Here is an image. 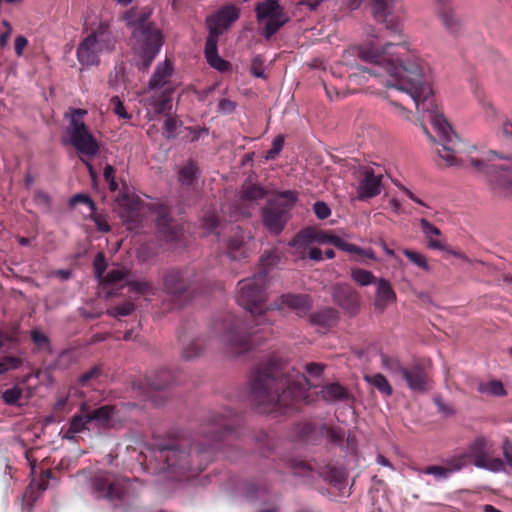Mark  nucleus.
I'll return each mask as SVG.
<instances>
[{
	"label": "nucleus",
	"mask_w": 512,
	"mask_h": 512,
	"mask_svg": "<svg viewBox=\"0 0 512 512\" xmlns=\"http://www.w3.org/2000/svg\"><path fill=\"white\" fill-rule=\"evenodd\" d=\"M355 54L363 64L350 66L348 82L350 85L363 86L369 78L379 80L386 88L395 89L410 96L416 110L427 114L435 137L425 124L423 132L441 146L439 156L448 166L459 164V139L452 127L437 110L432 89L433 72L430 65L411 48L407 40L387 41L383 44L369 39L354 48Z\"/></svg>",
	"instance_id": "obj_1"
},
{
	"label": "nucleus",
	"mask_w": 512,
	"mask_h": 512,
	"mask_svg": "<svg viewBox=\"0 0 512 512\" xmlns=\"http://www.w3.org/2000/svg\"><path fill=\"white\" fill-rule=\"evenodd\" d=\"M267 273L261 271L250 278L238 282L237 303L253 316V325L240 319H233L224 324V331L219 342L232 354L243 355L258 345L257 334L271 330V323L263 314L265 302Z\"/></svg>",
	"instance_id": "obj_2"
},
{
	"label": "nucleus",
	"mask_w": 512,
	"mask_h": 512,
	"mask_svg": "<svg viewBox=\"0 0 512 512\" xmlns=\"http://www.w3.org/2000/svg\"><path fill=\"white\" fill-rule=\"evenodd\" d=\"M301 381H292L285 375L284 368L278 359L261 364L250 376L249 395L260 413H286L290 405L306 399V388L302 384L308 381L304 375Z\"/></svg>",
	"instance_id": "obj_3"
},
{
	"label": "nucleus",
	"mask_w": 512,
	"mask_h": 512,
	"mask_svg": "<svg viewBox=\"0 0 512 512\" xmlns=\"http://www.w3.org/2000/svg\"><path fill=\"white\" fill-rule=\"evenodd\" d=\"M87 35L76 49V58L84 68L98 66L101 56L115 51L117 39L109 21L99 19L86 27Z\"/></svg>",
	"instance_id": "obj_4"
},
{
	"label": "nucleus",
	"mask_w": 512,
	"mask_h": 512,
	"mask_svg": "<svg viewBox=\"0 0 512 512\" xmlns=\"http://www.w3.org/2000/svg\"><path fill=\"white\" fill-rule=\"evenodd\" d=\"M153 456L156 461H160L157 466L159 472H170L175 475L184 476L188 472L199 473L205 469L201 465L197 468L192 466L196 460H209L211 456V447L191 448L189 452L180 450L175 444H157L153 449Z\"/></svg>",
	"instance_id": "obj_5"
},
{
	"label": "nucleus",
	"mask_w": 512,
	"mask_h": 512,
	"mask_svg": "<svg viewBox=\"0 0 512 512\" xmlns=\"http://www.w3.org/2000/svg\"><path fill=\"white\" fill-rule=\"evenodd\" d=\"M239 16L240 10L235 5L229 4L206 19L209 34L204 49L205 57L208 64L220 72L226 71L229 67V63L218 54L217 43L219 36L223 34L233 22L238 20Z\"/></svg>",
	"instance_id": "obj_6"
},
{
	"label": "nucleus",
	"mask_w": 512,
	"mask_h": 512,
	"mask_svg": "<svg viewBox=\"0 0 512 512\" xmlns=\"http://www.w3.org/2000/svg\"><path fill=\"white\" fill-rule=\"evenodd\" d=\"M510 157L489 151L481 160L471 159V166L482 175L490 188L502 196L512 195V165L500 163L501 160H509Z\"/></svg>",
	"instance_id": "obj_7"
},
{
	"label": "nucleus",
	"mask_w": 512,
	"mask_h": 512,
	"mask_svg": "<svg viewBox=\"0 0 512 512\" xmlns=\"http://www.w3.org/2000/svg\"><path fill=\"white\" fill-rule=\"evenodd\" d=\"M86 114L85 109H72L69 114H66V118H69V125L65 130V142L80 154L94 157L99 153V144L83 121Z\"/></svg>",
	"instance_id": "obj_8"
},
{
	"label": "nucleus",
	"mask_w": 512,
	"mask_h": 512,
	"mask_svg": "<svg viewBox=\"0 0 512 512\" xmlns=\"http://www.w3.org/2000/svg\"><path fill=\"white\" fill-rule=\"evenodd\" d=\"M87 486L95 499L121 500L128 491L129 479L110 471H99L88 479Z\"/></svg>",
	"instance_id": "obj_9"
},
{
	"label": "nucleus",
	"mask_w": 512,
	"mask_h": 512,
	"mask_svg": "<svg viewBox=\"0 0 512 512\" xmlns=\"http://www.w3.org/2000/svg\"><path fill=\"white\" fill-rule=\"evenodd\" d=\"M495 452L493 442L485 436L476 437L463 451L467 461L472 460L476 468L484 469L493 473L504 471V462L493 457Z\"/></svg>",
	"instance_id": "obj_10"
},
{
	"label": "nucleus",
	"mask_w": 512,
	"mask_h": 512,
	"mask_svg": "<svg viewBox=\"0 0 512 512\" xmlns=\"http://www.w3.org/2000/svg\"><path fill=\"white\" fill-rule=\"evenodd\" d=\"M133 36L138 42L136 53L141 60L138 65L141 69H147L163 46V34L158 28L148 24L135 29Z\"/></svg>",
	"instance_id": "obj_11"
},
{
	"label": "nucleus",
	"mask_w": 512,
	"mask_h": 512,
	"mask_svg": "<svg viewBox=\"0 0 512 512\" xmlns=\"http://www.w3.org/2000/svg\"><path fill=\"white\" fill-rule=\"evenodd\" d=\"M256 20L263 26L262 34L269 40L288 21L289 17L278 0H265L255 6Z\"/></svg>",
	"instance_id": "obj_12"
},
{
	"label": "nucleus",
	"mask_w": 512,
	"mask_h": 512,
	"mask_svg": "<svg viewBox=\"0 0 512 512\" xmlns=\"http://www.w3.org/2000/svg\"><path fill=\"white\" fill-rule=\"evenodd\" d=\"M221 229L225 236L219 243L223 244L225 255L233 261L247 258L252 251L253 235L239 226H225Z\"/></svg>",
	"instance_id": "obj_13"
},
{
	"label": "nucleus",
	"mask_w": 512,
	"mask_h": 512,
	"mask_svg": "<svg viewBox=\"0 0 512 512\" xmlns=\"http://www.w3.org/2000/svg\"><path fill=\"white\" fill-rule=\"evenodd\" d=\"M266 195L267 191L262 186L251 181H245L241 188L239 203L230 210L231 217L238 219L239 217L250 216V208L253 204L263 199Z\"/></svg>",
	"instance_id": "obj_14"
},
{
	"label": "nucleus",
	"mask_w": 512,
	"mask_h": 512,
	"mask_svg": "<svg viewBox=\"0 0 512 512\" xmlns=\"http://www.w3.org/2000/svg\"><path fill=\"white\" fill-rule=\"evenodd\" d=\"M141 200L128 191H123L115 200L114 209L124 223L135 224L143 210Z\"/></svg>",
	"instance_id": "obj_15"
},
{
	"label": "nucleus",
	"mask_w": 512,
	"mask_h": 512,
	"mask_svg": "<svg viewBox=\"0 0 512 512\" xmlns=\"http://www.w3.org/2000/svg\"><path fill=\"white\" fill-rule=\"evenodd\" d=\"M290 207L280 199L268 202L263 214V223L271 233L277 235L283 230Z\"/></svg>",
	"instance_id": "obj_16"
},
{
	"label": "nucleus",
	"mask_w": 512,
	"mask_h": 512,
	"mask_svg": "<svg viewBox=\"0 0 512 512\" xmlns=\"http://www.w3.org/2000/svg\"><path fill=\"white\" fill-rule=\"evenodd\" d=\"M333 301L346 312L354 315L360 307V296L358 292L346 283H337L331 287Z\"/></svg>",
	"instance_id": "obj_17"
},
{
	"label": "nucleus",
	"mask_w": 512,
	"mask_h": 512,
	"mask_svg": "<svg viewBox=\"0 0 512 512\" xmlns=\"http://www.w3.org/2000/svg\"><path fill=\"white\" fill-rule=\"evenodd\" d=\"M343 241L344 240L341 237L325 231L305 229L297 237L290 241L289 245L294 248H300L315 242L322 245L332 244L341 250Z\"/></svg>",
	"instance_id": "obj_18"
},
{
	"label": "nucleus",
	"mask_w": 512,
	"mask_h": 512,
	"mask_svg": "<svg viewBox=\"0 0 512 512\" xmlns=\"http://www.w3.org/2000/svg\"><path fill=\"white\" fill-rule=\"evenodd\" d=\"M393 0H372V10L376 20L384 22L387 30L401 33V20L391 12Z\"/></svg>",
	"instance_id": "obj_19"
},
{
	"label": "nucleus",
	"mask_w": 512,
	"mask_h": 512,
	"mask_svg": "<svg viewBox=\"0 0 512 512\" xmlns=\"http://www.w3.org/2000/svg\"><path fill=\"white\" fill-rule=\"evenodd\" d=\"M382 191V176L376 175L372 169H366L357 185V199L367 200L379 195Z\"/></svg>",
	"instance_id": "obj_20"
},
{
	"label": "nucleus",
	"mask_w": 512,
	"mask_h": 512,
	"mask_svg": "<svg viewBox=\"0 0 512 512\" xmlns=\"http://www.w3.org/2000/svg\"><path fill=\"white\" fill-rule=\"evenodd\" d=\"M156 213V226L161 237L167 243L178 242L183 236V229L171 223L165 207L160 206Z\"/></svg>",
	"instance_id": "obj_21"
},
{
	"label": "nucleus",
	"mask_w": 512,
	"mask_h": 512,
	"mask_svg": "<svg viewBox=\"0 0 512 512\" xmlns=\"http://www.w3.org/2000/svg\"><path fill=\"white\" fill-rule=\"evenodd\" d=\"M374 307L384 311L389 305L396 302L397 296L391 283L385 278H379L375 282Z\"/></svg>",
	"instance_id": "obj_22"
},
{
	"label": "nucleus",
	"mask_w": 512,
	"mask_h": 512,
	"mask_svg": "<svg viewBox=\"0 0 512 512\" xmlns=\"http://www.w3.org/2000/svg\"><path fill=\"white\" fill-rule=\"evenodd\" d=\"M91 418L88 413L86 414H75L72 416L68 423L67 428H62L60 435L62 439L69 441H76L77 436L80 433L90 430Z\"/></svg>",
	"instance_id": "obj_23"
},
{
	"label": "nucleus",
	"mask_w": 512,
	"mask_h": 512,
	"mask_svg": "<svg viewBox=\"0 0 512 512\" xmlns=\"http://www.w3.org/2000/svg\"><path fill=\"white\" fill-rule=\"evenodd\" d=\"M311 299L307 295L285 294L281 296L278 308L287 307L297 316L305 317L311 309Z\"/></svg>",
	"instance_id": "obj_24"
},
{
	"label": "nucleus",
	"mask_w": 512,
	"mask_h": 512,
	"mask_svg": "<svg viewBox=\"0 0 512 512\" xmlns=\"http://www.w3.org/2000/svg\"><path fill=\"white\" fill-rule=\"evenodd\" d=\"M408 387L413 391H425L427 389L428 380L423 368L420 365L405 367L400 376Z\"/></svg>",
	"instance_id": "obj_25"
},
{
	"label": "nucleus",
	"mask_w": 512,
	"mask_h": 512,
	"mask_svg": "<svg viewBox=\"0 0 512 512\" xmlns=\"http://www.w3.org/2000/svg\"><path fill=\"white\" fill-rule=\"evenodd\" d=\"M149 95L144 96L141 100L145 108L154 114L163 113L170 102V92L167 90L159 91L158 90H148Z\"/></svg>",
	"instance_id": "obj_26"
},
{
	"label": "nucleus",
	"mask_w": 512,
	"mask_h": 512,
	"mask_svg": "<svg viewBox=\"0 0 512 512\" xmlns=\"http://www.w3.org/2000/svg\"><path fill=\"white\" fill-rule=\"evenodd\" d=\"M189 278L187 271H171L164 277V286L169 294L180 295L190 287Z\"/></svg>",
	"instance_id": "obj_27"
},
{
	"label": "nucleus",
	"mask_w": 512,
	"mask_h": 512,
	"mask_svg": "<svg viewBox=\"0 0 512 512\" xmlns=\"http://www.w3.org/2000/svg\"><path fill=\"white\" fill-rule=\"evenodd\" d=\"M421 231L427 240V246L433 250L444 251L446 250V245L444 241L440 238L441 231L438 227L430 223L427 219L421 218L419 220Z\"/></svg>",
	"instance_id": "obj_28"
},
{
	"label": "nucleus",
	"mask_w": 512,
	"mask_h": 512,
	"mask_svg": "<svg viewBox=\"0 0 512 512\" xmlns=\"http://www.w3.org/2000/svg\"><path fill=\"white\" fill-rule=\"evenodd\" d=\"M174 68L170 61L165 60L159 63L154 73L152 74L149 83L148 89L149 91L158 90L166 85L169 81V78L172 76Z\"/></svg>",
	"instance_id": "obj_29"
},
{
	"label": "nucleus",
	"mask_w": 512,
	"mask_h": 512,
	"mask_svg": "<svg viewBox=\"0 0 512 512\" xmlns=\"http://www.w3.org/2000/svg\"><path fill=\"white\" fill-rule=\"evenodd\" d=\"M338 312L334 308H325L310 315V321L319 328H329L336 324Z\"/></svg>",
	"instance_id": "obj_30"
},
{
	"label": "nucleus",
	"mask_w": 512,
	"mask_h": 512,
	"mask_svg": "<svg viewBox=\"0 0 512 512\" xmlns=\"http://www.w3.org/2000/svg\"><path fill=\"white\" fill-rule=\"evenodd\" d=\"M91 423L94 422L100 427H109L114 422L115 408L110 405H104L91 412H88Z\"/></svg>",
	"instance_id": "obj_31"
},
{
	"label": "nucleus",
	"mask_w": 512,
	"mask_h": 512,
	"mask_svg": "<svg viewBox=\"0 0 512 512\" xmlns=\"http://www.w3.org/2000/svg\"><path fill=\"white\" fill-rule=\"evenodd\" d=\"M477 391L480 394L492 397H503L507 395V391L503 383L497 379H492L487 382H479L477 385Z\"/></svg>",
	"instance_id": "obj_32"
},
{
	"label": "nucleus",
	"mask_w": 512,
	"mask_h": 512,
	"mask_svg": "<svg viewBox=\"0 0 512 512\" xmlns=\"http://www.w3.org/2000/svg\"><path fill=\"white\" fill-rule=\"evenodd\" d=\"M364 380L366 383L377 389L378 392L385 397H390L393 394L392 386L389 384L386 377L381 373L365 375Z\"/></svg>",
	"instance_id": "obj_33"
},
{
	"label": "nucleus",
	"mask_w": 512,
	"mask_h": 512,
	"mask_svg": "<svg viewBox=\"0 0 512 512\" xmlns=\"http://www.w3.org/2000/svg\"><path fill=\"white\" fill-rule=\"evenodd\" d=\"M321 394L323 400L329 403H335L347 397L346 389L336 383L325 385L321 390Z\"/></svg>",
	"instance_id": "obj_34"
},
{
	"label": "nucleus",
	"mask_w": 512,
	"mask_h": 512,
	"mask_svg": "<svg viewBox=\"0 0 512 512\" xmlns=\"http://www.w3.org/2000/svg\"><path fill=\"white\" fill-rule=\"evenodd\" d=\"M439 18L441 19L444 27L452 34H457L461 30V20L455 15L453 10L450 8H443L439 12Z\"/></svg>",
	"instance_id": "obj_35"
},
{
	"label": "nucleus",
	"mask_w": 512,
	"mask_h": 512,
	"mask_svg": "<svg viewBox=\"0 0 512 512\" xmlns=\"http://www.w3.org/2000/svg\"><path fill=\"white\" fill-rule=\"evenodd\" d=\"M443 465L451 477L453 474L462 471L467 465L468 461L463 452L457 453L443 461Z\"/></svg>",
	"instance_id": "obj_36"
},
{
	"label": "nucleus",
	"mask_w": 512,
	"mask_h": 512,
	"mask_svg": "<svg viewBox=\"0 0 512 512\" xmlns=\"http://www.w3.org/2000/svg\"><path fill=\"white\" fill-rule=\"evenodd\" d=\"M350 276L352 280L361 287H367L369 285L375 284L377 281L371 271L361 268H352L350 270Z\"/></svg>",
	"instance_id": "obj_37"
},
{
	"label": "nucleus",
	"mask_w": 512,
	"mask_h": 512,
	"mask_svg": "<svg viewBox=\"0 0 512 512\" xmlns=\"http://www.w3.org/2000/svg\"><path fill=\"white\" fill-rule=\"evenodd\" d=\"M129 275V270L124 266H116L111 268L103 279L100 281L102 284H116L122 280H126Z\"/></svg>",
	"instance_id": "obj_38"
},
{
	"label": "nucleus",
	"mask_w": 512,
	"mask_h": 512,
	"mask_svg": "<svg viewBox=\"0 0 512 512\" xmlns=\"http://www.w3.org/2000/svg\"><path fill=\"white\" fill-rule=\"evenodd\" d=\"M126 285L132 292H136L143 296L155 295L156 288L145 280H126Z\"/></svg>",
	"instance_id": "obj_39"
},
{
	"label": "nucleus",
	"mask_w": 512,
	"mask_h": 512,
	"mask_svg": "<svg viewBox=\"0 0 512 512\" xmlns=\"http://www.w3.org/2000/svg\"><path fill=\"white\" fill-rule=\"evenodd\" d=\"M419 475H431L436 481H443L450 478L444 465H431L426 468H413Z\"/></svg>",
	"instance_id": "obj_40"
},
{
	"label": "nucleus",
	"mask_w": 512,
	"mask_h": 512,
	"mask_svg": "<svg viewBox=\"0 0 512 512\" xmlns=\"http://www.w3.org/2000/svg\"><path fill=\"white\" fill-rule=\"evenodd\" d=\"M178 175L183 185H191L198 176V168L193 162H188L179 170Z\"/></svg>",
	"instance_id": "obj_41"
},
{
	"label": "nucleus",
	"mask_w": 512,
	"mask_h": 512,
	"mask_svg": "<svg viewBox=\"0 0 512 512\" xmlns=\"http://www.w3.org/2000/svg\"><path fill=\"white\" fill-rule=\"evenodd\" d=\"M402 252L407 257V259L415 266L419 267L425 272L431 271V267L427 261V258L423 254L410 249H403Z\"/></svg>",
	"instance_id": "obj_42"
},
{
	"label": "nucleus",
	"mask_w": 512,
	"mask_h": 512,
	"mask_svg": "<svg viewBox=\"0 0 512 512\" xmlns=\"http://www.w3.org/2000/svg\"><path fill=\"white\" fill-rule=\"evenodd\" d=\"M381 365L384 370L399 378L405 368L401 365L398 359L389 357L387 355H381Z\"/></svg>",
	"instance_id": "obj_43"
},
{
	"label": "nucleus",
	"mask_w": 512,
	"mask_h": 512,
	"mask_svg": "<svg viewBox=\"0 0 512 512\" xmlns=\"http://www.w3.org/2000/svg\"><path fill=\"white\" fill-rule=\"evenodd\" d=\"M202 353V341L200 339L191 340L182 347V357L186 360L193 359Z\"/></svg>",
	"instance_id": "obj_44"
},
{
	"label": "nucleus",
	"mask_w": 512,
	"mask_h": 512,
	"mask_svg": "<svg viewBox=\"0 0 512 512\" xmlns=\"http://www.w3.org/2000/svg\"><path fill=\"white\" fill-rule=\"evenodd\" d=\"M135 310V306L131 302L122 303L106 311V314L112 317L129 316Z\"/></svg>",
	"instance_id": "obj_45"
},
{
	"label": "nucleus",
	"mask_w": 512,
	"mask_h": 512,
	"mask_svg": "<svg viewBox=\"0 0 512 512\" xmlns=\"http://www.w3.org/2000/svg\"><path fill=\"white\" fill-rule=\"evenodd\" d=\"M31 340L39 350H50V342L48 337L40 330H32L30 333Z\"/></svg>",
	"instance_id": "obj_46"
},
{
	"label": "nucleus",
	"mask_w": 512,
	"mask_h": 512,
	"mask_svg": "<svg viewBox=\"0 0 512 512\" xmlns=\"http://www.w3.org/2000/svg\"><path fill=\"white\" fill-rule=\"evenodd\" d=\"M22 365V360L18 357L5 356L0 360V374L9 370L18 369Z\"/></svg>",
	"instance_id": "obj_47"
},
{
	"label": "nucleus",
	"mask_w": 512,
	"mask_h": 512,
	"mask_svg": "<svg viewBox=\"0 0 512 512\" xmlns=\"http://www.w3.org/2000/svg\"><path fill=\"white\" fill-rule=\"evenodd\" d=\"M94 273L98 281L100 282L106 275L105 271L107 268L106 260L102 252L97 253L93 262Z\"/></svg>",
	"instance_id": "obj_48"
},
{
	"label": "nucleus",
	"mask_w": 512,
	"mask_h": 512,
	"mask_svg": "<svg viewBox=\"0 0 512 512\" xmlns=\"http://www.w3.org/2000/svg\"><path fill=\"white\" fill-rule=\"evenodd\" d=\"M171 384V375L168 370H161L157 376V379L149 382V386L152 389H163Z\"/></svg>",
	"instance_id": "obj_49"
},
{
	"label": "nucleus",
	"mask_w": 512,
	"mask_h": 512,
	"mask_svg": "<svg viewBox=\"0 0 512 512\" xmlns=\"http://www.w3.org/2000/svg\"><path fill=\"white\" fill-rule=\"evenodd\" d=\"M284 146V137L282 135H278L273 139L272 147L265 154V159L271 160L274 159L282 150Z\"/></svg>",
	"instance_id": "obj_50"
},
{
	"label": "nucleus",
	"mask_w": 512,
	"mask_h": 512,
	"mask_svg": "<svg viewBox=\"0 0 512 512\" xmlns=\"http://www.w3.org/2000/svg\"><path fill=\"white\" fill-rule=\"evenodd\" d=\"M389 105L391 106V109L393 111V113L403 119V120H406V121H410L411 119V111L406 109L404 106H402L401 104H399L398 102H395V101H389Z\"/></svg>",
	"instance_id": "obj_51"
},
{
	"label": "nucleus",
	"mask_w": 512,
	"mask_h": 512,
	"mask_svg": "<svg viewBox=\"0 0 512 512\" xmlns=\"http://www.w3.org/2000/svg\"><path fill=\"white\" fill-rule=\"evenodd\" d=\"M20 396H21V389L17 386L7 389L2 395L5 403L10 404V405L16 404L19 401Z\"/></svg>",
	"instance_id": "obj_52"
},
{
	"label": "nucleus",
	"mask_w": 512,
	"mask_h": 512,
	"mask_svg": "<svg viewBox=\"0 0 512 512\" xmlns=\"http://www.w3.org/2000/svg\"><path fill=\"white\" fill-rule=\"evenodd\" d=\"M111 103L113 105V111L118 117L122 119H130V115L127 113L123 102L118 96L112 97Z\"/></svg>",
	"instance_id": "obj_53"
},
{
	"label": "nucleus",
	"mask_w": 512,
	"mask_h": 512,
	"mask_svg": "<svg viewBox=\"0 0 512 512\" xmlns=\"http://www.w3.org/2000/svg\"><path fill=\"white\" fill-rule=\"evenodd\" d=\"M91 218L94 221V223L99 231L107 233L111 230L106 216L101 215V214H96L94 211V212H92Z\"/></svg>",
	"instance_id": "obj_54"
},
{
	"label": "nucleus",
	"mask_w": 512,
	"mask_h": 512,
	"mask_svg": "<svg viewBox=\"0 0 512 512\" xmlns=\"http://www.w3.org/2000/svg\"><path fill=\"white\" fill-rule=\"evenodd\" d=\"M177 131V121L174 118L168 117L164 121L163 134L166 138H174Z\"/></svg>",
	"instance_id": "obj_55"
},
{
	"label": "nucleus",
	"mask_w": 512,
	"mask_h": 512,
	"mask_svg": "<svg viewBox=\"0 0 512 512\" xmlns=\"http://www.w3.org/2000/svg\"><path fill=\"white\" fill-rule=\"evenodd\" d=\"M313 208L316 216L321 220L328 218L331 214L329 206L323 201L315 202Z\"/></svg>",
	"instance_id": "obj_56"
},
{
	"label": "nucleus",
	"mask_w": 512,
	"mask_h": 512,
	"mask_svg": "<svg viewBox=\"0 0 512 512\" xmlns=\"http://www.w3.org/2000/svg\"><path fill=\"white\" fill-rule=\"evenodd\" d=\"M70 203H71V205H76L78 203L85 204V205H87L89 207L91 212H94L96 210L95 203L93 202V200L89 196L84 195V194H76V195H74L71 198Z\"/></svg>",
	"instance_id": "obj_57"
},
{
	"label": "nucleus",
	"mask_w": 512,
	"mask_h": 512,
	"mask_svg": "<svg viewBox=\"0 0 512 512\" xmlns=\"http://www.w3.org/2000/svg\"><path fill=\"white\" fill-rule=\"evenodd\" d=\"M280 257L275 251H265L261 257V262L264 267H269L279 263Z\"/></svg>",
	"instance_id": "obj_58"
},
{
	"label": "nucleus",
	"mask_w": 512,
	"mask_h": 512,
	"mask_svg": "<svg viewBox=\"0 0 512 512\" xmlns=\"http://www.w3.org/2000/svg\"><path fill=\"white\" fill-rule=\"evenodd\" d=\"M250 71L252 75L256 78H263L265 76L263 63L260 56H256L253 58Z\"/></svg>",
	"instance_id": "obj_59"
},
{
	"label": "nucleus",
	"mask_w": 512,
	"mask_h": 512,
	"mask_svg": "<svg viewBox=\"0 0 512 512\" xmlns=\"http://www.w3.org/2000/svg\"><path fill=\"white\" fill-rule=\"evenodd\" d=\"M2 25L5 30L0 33V47L5 48L8 45V40L12 34L13 28L7 20H2Z\"/></svg>",
	"instance_id": "obj_60"
},
{
	"label": "nucleus",
	"mask_w": 512,
	"mask_h": 512,
	"mask_svg": "<svg viewBox=\"0 0 512 512\" xmlns=\"http://www.w3.org/2000/svg\"><path fill=\"white\" fill-rule=\"evenodd\" d=\"M218 226V220L213 214L205 216L202 220V227L205 228L208 233H214Z\"/></svg>",
	"instance_id": "obj_61"
},
{
	"label": "nucleus",
	"mask_w": 512,
	"mask_h": 512,
	"mask_svg": "<svg viewBox=\"0 0 512 512\" xmlns=\"http://www.w3.org/2000/svg\"><path fill=\"white\" fill-rule=\"evenodd\" d=\"M329 481L334 485H340L346 480V472L343 469H333L328 476Z\"/></svg>",
	"instance_id": "obj_62"
},
{
	"label": "nucleus",
	"mask_w": 512,
	"mask_h": 512,
	"mask_svg": "<svg viewBox=\"0 0 512 512\" xmlns=\"http://www.w3.org/2000/svg\"><path fill=\"white\" fill-rule=\"evenodd\" d=\"M27 45H28V40L25 36H23V35L16 36V38L14 40V50H15V54L17 55V57H21L23 55V52H24L25 48L27 47Z\"/></svg>",
	"instance_id": "obj_63"
},
{
	"label": "nucleus",
	"mask_w": 512,
	"mask_h": 512,
	"mask_svg": "<svg viewBox=\"0 0 512 512\" xmlns=\"http://www.w3.org/2000/svg\"><path fill=\"white\" fill-rule=\"evenodd\" d=\"M434 403L437 406L438 411L444 416H451L454 414L453 408L449 404L444 403L440 397L434 398Z\"/></svg>",
	"instance_id": "obj_64"
}]
</instances>
